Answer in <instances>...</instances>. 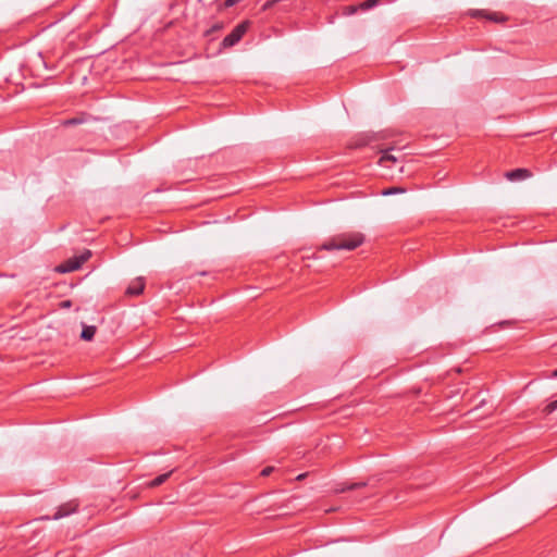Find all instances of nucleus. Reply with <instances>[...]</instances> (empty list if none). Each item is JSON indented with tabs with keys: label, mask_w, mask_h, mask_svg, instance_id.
I'll use <instances>...</instances> for the list:
<instances>
[{
	"label": "nucleus",
	"mask_w": 557,
	"mask_h": 557,
	"mask_svg": "<svg viewBox=\"0 0 557 557\" xmlns=\"http://www.w3.org/2000/svg\"><path fill=\"white\" fill-rule=\"evenodd\" d=\"M555 410H557V399L554 400V401H550L549 404H547L544 408H543V412L545 414H550L553 413Z\"/></svg>",
	"instance_id": "13"
},
{
	"label": "nucleus",
	"mask_w": 557,
	"mask_h": 557,
	"mask_svg": "<svg viewBox=\"0 0 557 557\" xmlns=\"http://www.w3.org/2000/svg\"><path fill=\"white\" fill-rule=\"evenodd\" d=\"M87 120H88L87 115L83 113L78 116L66 119V120L62 121L61 124L63 126H75V125H79V124L87 122Z\"/></svg>",
	"instance_id": "8"
},
{
	"label": "nucleus",
	"mask_w": 557,
	"mask_h": 557,
	"mask_svg": "<svg viewBox=\"0 0 557 557\" xmlns=\"http://www.w3.org/2000/svg\"><path fill=\"white\" fill-rule=\"evenodd\" d=\"M380 0H366L362 3H360L359 8L363 11H367L369 9H372L379 3Z\"/></svg>",
	"instance_id": "12"
},
{
	"label": "nucleus",
	"mask_w": 557,
	"mask_h": 557,
	"mask_svg": "<svg viewBox=\"0 0 557 557\" xmlns=\"http://www.w3.org/2000/svg\"><path fill=\"white\" fill-rule=\"evenodd\" d=\"M96 331L97 327L95 325H84L81 333V338L89 342L94 338Z\"/></svg>",
	"instance_id": "9"
},
{
	"label": "nucleus",
	"mask_w": 557,
	"mask_h": 557,
	"mask_svg": "<svg viewBox=\"0 0 557 557\" xmlns=\"http://www.w3.org/2000/svg\"><path fill=\"white\" fill-rule=\"evenodd\" d=\"M531 176V172L528 169H515L505 174V177L509 181H521Z\"/></svg>",
	"instance_id": "7"
},
{
	"label": "nucleus",
	"mask_w": 557,
	"mask_h": 557,
	"mask_svg": "<svg viewBox=\"0 0 557 557\" xmlns=\"http://www.w3.org/2000/svg\"><path fill=\"white\" fill-rule=\"evenodd\" d=\"M274 471V467H265L264 469H262L261 471V475L262 476H269L272 472Z\"/></svg>",
	"instance_id": "17"
},
{
	"label": "nucleus",
	"mask_w": 557,
	"mask_h": 557,
	"mask_svg": "<svg viewBox=\"0 0 557 557\" xmlns=\"http://www.w3.org/2000/svg\"><path fill=\"white\" fill-rule=\"evenodd\" d=\"M145 285H146L145 278L143 276H138V277L134 278L133 281H131V283L128 284V286L125 290V295L139 296L140 294H143V292L145 289Z\"/></svg>",
	"instance_id": "6"
},
{
	"label": "nucleus",
	"mask_w": 557,
	"mask_h": 557,
	"mask_svg": "<svg viewBox=\"0 0 557 557\" xmlns=\"http://www.w3.org/2000/svg\"><path fill=\"white\" fill-rule=\"evenodd\" d=\"M552 377H557V369L552 372Z\"/></svg>",
	"instance_id": "20"
},
{
	"label": "nucleus",
	"mask_w": 557,
	"mask_h": 557,
	"mask_svg": "<svg viewBox=\"0 0 557 557\" xmlns=\"http://www.w3.org/2000/svg\"><path fill=\"white\" fill-rule=\"evenodd\" d=\"M222 27H223V26H222V24H219V23H218V24H214L210 29H208V30L206 32V34H205V35H206V36H209V35H210V34H212L213 32H218V30L222 29Z\"/></svg>",
	"instance_id": "16"
},
{
	"label": "nucleus",
	"mask_w": 557,
	"mask_h": 557,
	"mask_svg": "<svg viewBox=\"0 0 557 557\" xmlns=\"http://www.w3.org/2000/svg\"><path fill=\"white\" fill-rule=\"evenodd\" d=\"M404 191H405V189H403V188L392 187V188L383 190L382 194L384 196H387V195H393V194L404 193Z\"/></svg>",
	"instance_id": "15"
},
{
	"label": "nucleus",
	"mask_w": 557,
	"mask_h": 557,
	"mask_svg": "<svg viewBox=\"0 0 557 557\" xmlns=\"http://www.w3.org/2000/svg\"><path fill=\"white\" fill-rule=\"evenodd\" d=\"M391 150H392V148L383 151V154L381 156V158L379 160V163L381 165H384L388 161L396 162L398 160L397 157H395L394 154L391 153Z\"/></svg>",
	"instance_id": "11"
},
{
	"label": "nucleus",
	"mask_w": 557,
	"mask_h": 557,
	"mask_svg": "<svg viewBox=\"0 0 557 557\" xmlns=\"http://www.w3.org/2000/svg\"><path fill=\"white\" fill-rule=\"evenodd\" d=\"M366 483L364 482H361V483H354V484H350V485H346V486H343L339 492H345V491H348V490H355V488H359L361 486H364Z\"/></svg>",
	"instance_id": "14"
},
{
	"label": "nucleus",
	"mask_w": 557,
	"mask_h": 557,
	"mask_svg": "<svg viewBox=\"0 0 557 557\" xmlns=\"http://www.w3.org/2000/svg\"><path fill=\"white\" fill-rule=\"evenodd\" d=\"M276 0L267 1L264 4V9L270 8Z\"/></svg>",
	"instance_id": "18"
},
{
	"label": "nucleus",
	"mask_w": 557,
	"mask_h": 557,
	"mask_svg": "<svg viewBox=\"0 0 557 557\" xmlns=\"http://www.w3.org/2000/svg\"><path fill=\"white\" fill-rule=\"evenodd\" d=\"M349 9H350V13H354L357 10V8H355V7H350Z\"/></svg>",
	"instance_id": "21"
},
{
	"label": "nucleus",
	"mask_w": 557,
	"mask_h": 557,
	"mask_svg": "<svg viewBox=\"0 0 557 557\" xmlns=\"http://www.w3.org/2000/svg\"><path fill=\"white\" fill-rule=\"evenodd\" d=\"M302 478H304V474H300V475H298V478H297V479H298V480H300V479H302Z\"/></svg>",
	"instance_id": "22"
},
{
	"label": "nucleus",
	"mask_w": 557,
	"mask_h": 557,
	"mask_svg": "<svg viewBox=\"0 0 557 557\" xmlns=\"http://www.w3.org/2000/svg\"><path fill=\"white\" fill-rule=\"evenodd\" d=\"M470 15L472 17H484L496 23H504L507 21V17L505 15L497 12H488L485 10H472L470 12Z\"/></svg>",
	"instance_id": "5"
},
{
	"label": "nucleus",
	"mask_w": 557,
	"mask_h": 557,
	"mask_svg": "<svg viewBox=\"0 0 557 557\" xmlns=\"http://www.w3.org/2000/svg\"><path fill=\"white\" fill-rule=\"evenodd\" d=\"M79 504L76 500H70L60 505L55 511V513L51 517L53 520H59L61 518L67 517L77 511ZM50 517H42L41 520H49Z\"/></svg>",
	"instance_id": "4"
},
{
	"label": "nucleus",
	"mask_w": 557,
	"mask_h": 557,
	"mask_svg": "<svg viewBox=\"0 0 557 557\" xmlns=\"http://www.w3.org/2000/svg\"><path fill=\"white\" fill-rule=\"evenodd\" d=\"M364 243V235L360 232H346L332 236L322 244L323 250H354Z\"/></svg>",
	"instance_id": "1"
},
{
	"label": "nucleus",
	"mask_w": 557,
	"mask_h": 557,
	"mask_svg": "<svg viewBox=\"0 0 557 557\" xmlns=\"http://www.w3.org/2000/svg\"><path fill=\"white\" fill-rule=\"evenodd\" d=\"M91 252L85 250L82 255L73 257L57 267V271L60 273H69L78 270L89 258Z\"/></svg>",
	"instance_id": "3"
},
{
	"label": "nucleus",
	"mask_w": 557,
	"mask_h": 557,
	"mask_svg": "<svg viewBox=\"0 0 557 557\" xmlns=\"http://www.w3.org/2000/svg\"><path fill=\"white\" fill-rule=\"evenodd\" d=\"M70 306H71V301H70V300H64V301L62 302V307H63V308H69Z\"/></svg>",
	"instance_id": "19"
},
{
	"label": "nucleus",
	"mask_w": 557,
	"mask_h": 557,
	"mask_svg": "<svg viewBox=\"0 0 557 557\" xmlns=\"http://www.w3.org/2000/svg\"><path fill=\"white\" fill-rule=\"evenodd\" d=\"M249 27V22L244 21L236 25L233 30L222 40L221 47L223 49H227L231 47H234L236 44H238L244 35L247 33Z\"/></svg>",
	"instance_id": "2"
},
{
	"label": "nucleus",
	"mask_w": 557,
	"mask_h": 557,
	"mask_svg": "<svg viewBox=\"0 0 557 557\" xmlns=\"http://www.w3.org/2000/svg\"><path fill=\"white\" fill-rule=\"evenodd\" d=\"M171 474H172V471L158 475L157 478H154L152 481H150L148 483V486L149 487L160 486L170 478Z\"/></svg>",
	"instance_id": "10"
}]
</instances>
